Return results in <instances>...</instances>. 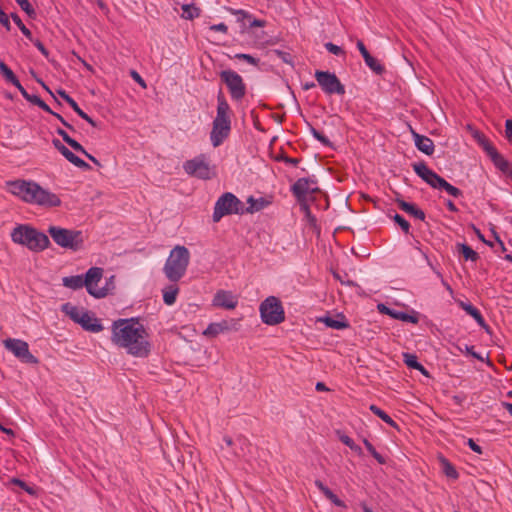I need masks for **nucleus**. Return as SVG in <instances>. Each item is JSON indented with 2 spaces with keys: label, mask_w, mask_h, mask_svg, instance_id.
<instances>
[{
  "label": "nucleus",
  "mask_w": 512,
  "mask_h": 512,
  "mask_svg": "<svg viewBox=\"0 0 512 512\" xmlns=\"http://www.w3.org/2000/svg\"><path fill=\"white\" fill-rule=\"evenodd\" d=\"M111 341L119 348L138 358H146L151 352L149 335L137 318L118 319L113 322Z\"/></svg>",
  "instance_id": "obj_1"
},
{
  "label": "nucleus",
  "mask_w": 512,
  "mask_h": 512,
  "mask_svg": "<svg viewBox=\"0 0 512 512\" xmlns=\"http://www.w3.org/2000/svg\"><path fill=\"white\" fill-rule=\"evenodd\" d=\"M7 190L22 201L42 207H58L61 199L34 181L15 180L6 183Z\"/></svg>",
  "instance_id": "obj_2"
},
{
  "label": "nucleus",
  "mask_w": 512,
  "mask_h": 512,
  "mask_svg": "<svg viewBox=\"0 0 512 512\" xmlns=\"http://www.w3.org/2000/svg\"><path fill=\"white\" fill-rule=\"evenodd\" d=\"M231 114V108L220 91L217 95L216 117L210 132V140L214 148L219 147L228 138L231 132Z\"/></svg>",
  "instance_id": "obj_3"
},
{
  "label": "nucleus",
  "mask_w": 512,
  "mask_h": 512,
  "mask_svg": "<svg viewBox=\"0 0 512 512\" xmlns=\"http://www.w3.org/2000/svg\"><path fill=\"white\" fill-rule=\"evenodd\" d=\"M14 243L27 247L33 252H41L50 245L48 236L27 224L17 225L11 232Z\"/></svg>",
  "instance_id": "obj_4"
},
{
  "label": "nucleus",
  "mask_w": 512,
  "mask_h": 512,
  "mask_svg": "<svg viewBox=\"0 0 512 512\" xmlns=\"http://www.w3.org/2000/svg\"><path fill=\"white\" fill-rule=\"evenodd\" d=\"M190 252L185 246L177 245L171 251L163 267V273L171 282L179 281L186 273Z\"/></svg>",
  "instance_id": "obj_5"
},
{
  "label": "nucleus",
  "mask_w": 512,
  "mask_h": 512,
  "mask_svg": "<svg viewBox=\"0 0 512 512\" xmlns=\"http://www.w3.org/2000/svg\"><path fill=\"white\" fill-rule=\"evenodd\" d=\"M414 172L423 181L434 189L444 190L450 196L458 198L462 195V191L448 183L443 177L430 169L425 162H417L412 165Z\"/></svg>",
  "instance_id": "obj_6"
},
{
  "label": "nucleus",
  "mask_w": 512,
  "mask_h": 512,
  "mask_svg": "<svg viewBox=\"0 0 512 512\" xmlns=\"http://www.w3.org/2000/svg\"><path fill=\"white\" fill-rule=\"evenodd\" d=\"M243 215L244 203L233 193H223L215 202L212 220L219 222L224 216L227 215Z\"/></svg>",
  "instance_id": "obj_7"
},
{
  "label": "nucleus",
  "mask_w": 512,
  "mask_h": 512,
  "mask_svg": "<svg viewBox=\"0 0 512 512\" xmlns=\"http://www.w3.org/2000/svg\"><path fill=\"white\" fill-rule=\"evenodd\" d=\"M47 232L51 236L52 240L61 248L77 251L83 245V236L81 231L62 228L59 226H49Z\"/></svg>",
  "instance_id": "obj_8"
},
{
  "label": "nucleus",
  "mask_w": 512,
  "mask_h": 512,
  "mask_svg": "<svg viewBox=\"0 0 512 512\" xmlns=\"http://www.w3.org/2000/svg\"><path fill=\"white\" fill-rule=\"evenodd\" d=\"M62 311L86 331L98 333L103 330L100 321L90 311L79 309L70 303L63 304Z\"/></svg>",
  "instance_id": "obj_9"
},
{
  "label": "nucleus",
  "mask_w": 512,
  "mask_h": 512,
  "mask_svg": "<svg viewBox=\"0 0 512 512\" xmlns=\"http://www.w3.org/2000/svg\"><path fill=\"white\" fill-rule=\"evenodd\" d=\"M261 320L264 324L274 326L285 320V311L281 301L275 296H269L259 306Z\"/></svg>",
  "instance_id": "obj_10"
},
{
  "label": "nucleus",
  "mask_w": 512,
  "mask_h": 512,
  "mask_svg": "<svg viewBox=\"0 0 512 512\" xmlns=\"http://www.w3.org/2000/svg\"><path fill=\"white\" fill-rule=\"evenodd\" d=\"M318 191V181L315 176L299 178L291 186L293 196L297 199L301 207L307 211V214H310L306 204L308 195H312Z\"/></svg>",
  "instance_id": "obj_11"
},
{
  "label": "nucleus",
  "mask_w": 512,
  "mask_h": 512,
  "mask_svg": "<svg viewBox=\"0 0 512 512\" xmlns=\"http://www.w3.org/2000/svg\"><path fill=\"white\" fill-rule=\"evenodd\" d=\"M221 80L226 84L231 98L234 101H240L246 94V86L243 78L233 70H224L220 73Z\"/></svg>",
  "instance_id": "obj_12"
},
{
  "label": "nucleus",
  "mask_w": 512,
  "mask_h": 512,
  "mask_svg": "<svg viewBox=\"0 0 512 512\" xmlns=\"http://www.w3.org/2000/svg\"><path fill=\"white\" fill-rule=\"evenodd\" d=\"M315 79L324 93L328 95L345 94V86L340 82L335 73L329 71L317 70L315 72Z\"/></svg>",
  "instance_id": "obj_13"
},
{
  "label": "nucleus",
  "mask_w": 512,
  "mask_h": 512,
  "mask_svg": "<svg viewBox=\"0 0 512 512\" xmlns=\"http://www.w3.org/2000/svg\"><path fill=\"white\" fill-rule=\"evenodd\" d=\"M4 347L21 362L26 364H37L38 359L30 352L26 341L15 338H8L3 341Z\"/></svg>",
  "instance_id": "obj_14"
},
{
  "label": "nucleus",
  "mask_w": 512,
  "mask_h": 512,
  "mask_svg": "<svg viewBox=\"0 0 512 512\" xmlns=\"http://www.w3.org/2000/svg\"><path fill=\"white\" fill-rule=\"evenodd\" d=\"M183 169L188 175L199 179L207 180L211 178L209 162L204 154H200L193 159L185 161Z\"/></svg>",
  "instance_id": "obj_15"
},
{
  "label": "nucleus",
  "mask_w": 512,
  "mask_h": 512,
  "mask_svg": "<svg viewBox=\"0 0 512 512\" xmlns=\"http://www.w3.org/2000/svg\"><path fill=\"white\" fill-rule=\"evenodd\" d=\"M84 277V284L87 292L95 298H103L108 294V289L98 287V283L102 280L103 269L100 267H91L87 270Z\"/></svg>",
  "instance_id": "obj_16"
},
{
  "label": "nucleus",
  "mask_w": 512,
  "mask_h": 512,
  "mask_svg": "<svg viewBox=\"0 0 512 512\" xmlns=\"http://www.w3.org/2000/svg\"><path fill=\"white\" fill-rule=\"evenodd\" d=\"M213 305L224 309H234L238 304L237 297L230 291L219 290L213 297Z\"/></svg>",
  "instance_id": "obj_17"
},
{
  "label": "nucleus",
  "mask_w": 512,
  "mask_h": 512,
  "mask_svg": "<svg viewBox=\"0 0 512 512\" xmlns=\"http://www.w3.org/2000/svg\"><path fill=\"white\" fill-rule=\"evenodd\" d=\"M223 441L224 443L226 444L227 447H233V446H238L239 449H236L234 448L233 451H232V454L235 456V457H245L246 456V450H249L251 444L249 443V441L244 438V437H238L235 441L229 437V436H224L223 437Z\"/></svg>",
  "instance_id": "obj_18"
},
{
  "label": "nucleus",
  "mask_w": 512,
  "mask_h": 512,
  "mask_svg": "<svg viewBox=\"0 0 512 512\" xmlns=\"http://www.w3.org/2000/svg\"><path fill=\"white\" fill-rule=\"evenodd\" d=\"M486 154L493 162L494 166L503 174L507 175L512 169V164L506 160L495 147H492V150H489Z\"/></svg>",
  "instance_id": "obj_19"
},
{
  "label": "nucleus",
  "mask_w": 512,
  "mask_h": 512,
  "mask_svg": "<svg viewBox=\"0 0 512 512\" xmlns=\"http://www.w3.org/2000/svg\"><path fill=\"white\" fill-rule=\"evenodd\" d=\"M247 204L248 206L244 205V214H254L267 208L271 204V200L266 197L255 198L249 196L247 198Z\"/></svg>",
  "instance_id": "obj_20"
},
{
  "label": "nucleus",
  "mask_w": 512,
  "mask_h": 512,
  "mask_svg": "<svg viewBox=\"0 0 512 512\" xmlns=\"http://www.w3.org/2000/svg\"><path fill=\"white\" fill-rule=\"evenodd\" d=\"M231 330L230 322L222 320L220 322L210 323L207 328L203 331V335L209 338H214L220 334Z\"/></svg>",
  "instance_id": "obj_21"
},
{
  "label": "nucleus",
  "mask_w": 512,
  "mask_h": 512,
  "mask_svg": "<svg viewBox=\"0 0 512 512\" xmlns=\"http://www.w3.org/2000/svg\"><path fill=\"white\" fill-rule=\"evenodd\" d=\"M413 138L415 146L419 151L423 152L426 155L433 154L434 143L429 137L413 132Z\"/></svg>",
  "instance_id": "obj_22"
},
{
  "label": "nucleus",
  "mask_w": 512,
  "mask_h": 512,
  "mask_svg": "<svg viewBox=\"0 0 512 512\" xmlns=\"http://www.w3.org/2000/svg\"><path fill=\"white\" fill-rule=\"evenodd\" d=\"M59 95L71 106V108L85 121H87L91 126L96 127V122L87 114L85 113L77 104V102L70 97L65 91L61 90L59 91Z\"/></svg>",
  "instance_id": "obj_23"
},
{
  "label": "nucleus",
  "mask_w": 512,
  "mask_h": 512,
  "mask_svg": "<svg viewBox=\"0 0 512 512\" xmlns=\"http://www.w3.org/2000/svg\"><path fill=\"white\" fill-rule=\"evenodd\" d=\"M459 306L468 314L470 315L476 323L482 327L487 328L486 321L484 317L482 316L481 312L472 304L467 302H460Z\"/></svg>",
  "instance_id": "obj_24"
},
{
  "label": "nucleus",
  "mask_w": 512,
  "mask_h": 512,
  "mask_svg": "<svg viewBox=\"0 0 512 512\" xmlns=\"http://www.w3.org/2000/svg\"><path fill=\"white\" fill-rule=\"evenodd\" d=\"M398 205L401 210H403L407 214L413 216L414 218L419 219V220L425 219L424 211L419 209L415 204L406 202L404 200H399Z\"/></svg>",
  "instance_id": "obj_25"
},
{
  "label": "nucleus",
  "mask_w": 512,
  "mask_h": 512,
  "mask_svg": "<svg viewBox=\"0 0 512 512\" xmlns=\"http://www.w3.org/2000/svg\"><path fill=\"white\" fill-rule=\"evenodd\" d=\"M468 129L471 132V136L477 142V144L487 153L489 150H492L494 145L486 138V136L477 129H474L472 126H468Z\"/></svg>",
  "instance_id": "obj_26"
},
{
  "label": "nucleus",
  "mask_w": 512,
  "mask_h": 512,
  "mask_svg": "<svg viewBox=\"0 0 512 512\" xmlns=\"http://www.w3.org/2000/svg\"><path fill=\"white\" fill-rule=\"evenodd\" d=\"M173 282V284L167 285L162 289L163 301L166 305L171 306L176 302L177 295L179 293V287Z\"/></svg>",
  "instance_id": "obj_27"
},
{
  "label": "nucleus",
  "mask_w": 512,
  "mask_h": 512,
  "mask_svg": "<svg viewBox=\"0 0 512 512\" xmlns=\"http://www.w3.org/2000/svg\"><path fill=\"white\" fill-rule=\"evenodd\" d=\"M62 284L72 290H77L85 287L83 275L67 276L62 279Z\"/></svg>",
  "instance_id": "obj_28"
},
{
  "label": "nucleus",
  "mask_w": 512,
  "mask_h": 512,
  "mask_svg": "<svg viewBox=\"0 0 512 512\" xmlns=\"http://www.w3.org/2000/svg\"><path fill=\"white\" fill-rule=\"evenodd\" d=\"M404 363L412 369L420 371L422 374L427 375L428 372L425 367L418 362L417 356L411 353L403 354Z\"/></svg>",
  "instance_id": "obj_29"
},
{
  "label": "nucleus",
  "mask_w": 512,
  "mask_h": 512,
  "mask_svg": "<svg viewBox=\"0 0 512 512\" xmlns=\"http://www.w3.org/2000/svg\"><path fill=\"white\" fill-rule=\"evenodd\" d=\"M56 132L59 136L62 137L63 141L67 143L76 152H84V147L75 139L71 138L65 130L58 128Z\"/></svg>",
  "instance_id": "obj_30"
},
{
  "label": "nucleus",
  "mask_w": 512,
  "mask_h": 512,
  "mask_svg": "<svg viewBox=\"0 0 512 512\" xmlns=\"http://www.w3.org/2000/svg\"><path fill=\"white\" fill-rule=\"evenodd\" d=\"M182 17L187 20H193L200 16V9L193 3L182 5Z\"/></svg>",
  "instance_id": "obj_31"
},
{
  "label": "nucleus",
  "mask_w": 512,
  "mask_h": 512,
  "mask_svg": "<svg viewBox=\"0 0 512 512\" xmlns=\"http://www.w3.org/2000/svg\"><path fill=\"white\" fill-rule=\"evenodd\" d=\"M390 317L396 320H401L403 322L418 323V317L416 315H411L403 311L393 309L392 313H390Z\"/></svg>",
  "instance_id": "obj_32"
},
{
  "label": "nucleus",
  "mask_w": 512,
  "mask_h": 512,
  "mask_svg": "<svg viewBox=\"0 0 512 512\" xmlns=\"http://www.w3.org/2000/svg\"><path fill=\"white\" fill-rule=\"evenodd\" d=\"M369 409L372 413H374L376 416H378L386 424H388L392 427H397L396 422L384 410H382L378 406L372 404V405H370Z\"/></svg>",
  "instance_id": "obj_33"
},
{
  "label": "nucleus",
  "mask_w": 512,
  "mask_h": 512,
  "mask_svg": "<svg viewBox=\"0 0 512 512\" xmlns=\"http://www.w3.org/2000/svg\"><path fill=\"white\" fill-rule=\"evenodd\" d=\"M70 163H72L73 165H75L76 167L78 168H82V169H88L90 166L84 161L82 160L81 158H79L78 156H76L72 151H70L68 148L66 149V151L64 152V154H62Z\"/></svg>",
  "instance_id": "obj_34"
},
{
  "label": "nucleus",
  "mask_w": 512,
  "mask_h": 512,
  "mask_svg": "<svg viewBox=\"0 0 512 512\" xmlns=\"http://www.w3.org/2000/svg\"><path fill=\"white\" fill-rule=\"evenodd\" d=\"M365 64L376 74L381 75L385 68L371 54L364 58Z\"/></svg>",
  "instance_id": "obj_35"
},
{
  "label": "nucleus",
  "mask_w": 512,
  "mask_h": 512,
  "mask_svg": "<svg viewBox=\"0 0 512 512\" xmlns=\"http://www.w3.org/2000/svg\"><path fill=\"white\" fill-rule=\"evenodd\" d=\"M458 247L465 260L476 261L479 258L478 253L467 244H458Z\"/></svg>",
  "instance_id": "obj_36"
},
{
  "label": "nucleus",
  "mask_w": 512,
  "mask_h": 512,
  "mask_svg": "<svg viewBox=\"0 0 512 512\" xmlns=\"http://www.w3.org/2000/svg\"><path fill=\"white\" fill-rule=\"evenodd\" d=\"M0 72L2 73L5 80L12 85L18 80V78L13 73V71L1 60H0Z\"/></svg>",
  "instance_id": "obj_37"
},
{
  "label": "nucleus",
  "mask_w": 512,
  "mask_h": 512,
  "mask_svg": "<svg viewBox=\"0 0 512 512\" xmlns=\"http://www.w3.org/2000/svg\"><path fill=\"white\" fill-rule=\"evenodd\" d=\"M309 131H310L311 135L317 141H319L322 145H324L326 147H332V142L329 140V138L327 136H325L323 133H321L320 131H318L316 128L309 125Z\"/></svg>",
  "instance_id": "obj_38"
},
{
  "label": "nucleus",
  "mask_w": 512,
  "mask_h": 512,
  "mask_svg": "<svg viewBox=\"0 0 512 512\" xmlns=\"http://www.w3.org/2000/svg\"><path fill=\"white\" fill-rule=\"evenodd\" d=\"M323 322L326 324L327 327L337 330L345 329L349 326V324L346 321L337 320L332 317L324 318Z\"/></svg>",
  "instance_id": "obj_39"
},
{
  "label": "nucleus",
  "mask_w": 512,
  "mask_h": 512,
  "mask_svg": "<svg viewBox=\"0 0 512 512\" xmlns=\"http://www.w3.org/2000/svg\"><path fill=\"white\" fill-rule=\"evenodd\" d=\"M11 18L14 21V23L19 27V29L21 30L23 35L30 41H33V36H32L31 31L24 25L21 18L16 13H12Z\"/></svg>",
  "instance_id": "obj_40"
},
{
  "label": "nucleus",
  "mask_w": 512,
  "mask_h": 512,
  "mask_svg": "<svg viewBox=\"0 0 512 512\" xmlns=\"http://www.w3.org/2000/svg\"><path fill=\"white\" fill-rule=\"evenodd\" d=\"M456 349L460 352V353H465L467 355H470L478 360H483V357L482 355H480L479 353L475 352L474 351V347L473 346H470V345H467V344H464V345H461V344H457L456 346Z\"/></svg>",
  "instance_id": "obj_41"
},
{
  "label": "nucleus",
  "mask_w": 512,
  "mask_h": 512,
  "mask_svg": "<svg viewBox=\"0 0 512 512\" xmlns=\"http://www.w3.org/2000/svg\"><path fill=\"white\" fill-rule=\"evenodd\" d=\"M393 220L400 226V228L402 229V231L406 234L409 233L410 231V224L409 222L404 219V217H402L400 214H397L395 213L393 216H392Z\"/></svg>",
  "instance_id": "obj_42"
},
{
  "label": "nucleus",
  "mask_w": 512,
  "mask_h": 512,
  "mask_svg": "<svg viewBox=\"0 0 512 512\" xmlns=\"http://www.w3.org/2000/svg\"><path fill=\"white\" fill-rule=\"evenodd\" d=\"M420 252L423 255L424 259L427 261V264L435 271L436 275L441 279V282H442L443 286L446 288V290H448L450 293H452L453 290H452L451 286L443 279L442 274L439 271L435 270L430 259L427 256V254L425 252H423L422 250H420Z\"/></svg>",
  "instance_id": "obj_43"
},
{
  "label": "nucleus",
  "mask_w": 512,
  "mask_h": 512,
  "mask_svg": "<svg viewBox=\"0 0 512 512\" xmlns=\"http://www.w3.org/2000/svg\"><path fill=\"white\" fill-rule=\"evenodd\" d=\"M234 58L239 59V60H244L248 64L253 65V66H257L260 61L258 58H255L254 56H252L250 54H245V53H237V54H235Z\"/></svg>",
  "instance_id": "obj_44"
},
{
  "label": "nucleus",
  "mask_w": 512,
  "mask_h": 512,
  "mask_svg": "<svg viewBox=\"0 0 512 512\" xmlns=\"http://www.w3.org/2000/svg\"><path fill=\"white\" fill-rule=\"evenodd\" d=\"M324 46H325L326 50L333 55L343 56L345 54L344 50L340 46H338L332 42H327V43H325Z\"/></svg>",
  "instance_id": "obj_45"
},
{
  "label": "nucleus",
  "mask_w": 512,
  "mask_h": 512,
  "mask_svg": "<svg viewBox=\"0 0 512 512\" xmlns=\"http://www.w3.org/2000/svg\"><path fill=\"white\" fill-rule=\"evenodd\" d=\"M30 103L37 105L39 108H41L47 113H53L51 108L38 95H33Z\"/></svg>",
  "instance_id": "obj_46"
},
{
  "label": "nucleus",
  "mask_w": 512,
  "mask_h": 512,
  "mask_svg": "<svg viewBox=\"0 0 512 512\" xmlns=\"http://www.w3.org/2000/svg\"><path fill=\"white\" fill-rule=\"evenodd\" d=\"M20 8L29 16L35 14V10L28 0H15Z\"/></svg>",
  "instance_id": "obj_47"
},
{
  "label": "nucleus",
  "mask_w": 512,
  "mask_h": 512,
  "mask_svg": "<svg viewBox=\"0 0 512 512\" xmlns=\"http://www.w3.org/2000/svg\"><path fill=\"white\" fill-rule=\"evenodd\" d=\"M444 472H445L447 477H450V478H453V479H457L458 476H459V474L456 471V469L454 468V466H452L450 463H446L445 468H444Z\"/></svg>",
  "instance_id": "obj_48"
},
{
  "label": "nucleus",
  "mask_w": 512,
  "mask_h": 512,
  "mask_svg": "<svg viewBox=\"0 0 512 512\" xmlns=\"http://www.w3.org/2000/svg\"><path fill=\"white\" fill-rule=\"evenodd\" d=\"M505 137L512 145V119H507L505 121Z\"/></svg>",
  "instance_id": "obj_49"
},
{
  "label": "nucleus",
  "mask_w": 512,
  "mask_h": 512,
  "mask_svg": "<svg viewBox=\"0 0 512 512\" xmlns=\"http://www.w3.org/2000/svg\"><path fill=\"white\" fill-rule=\"evenodd\" d=\"M229 11L233 15L238 16V19H237L238 21H242L243 19L250 17L249 13L242 9L229 8Z\"/></svg>",
  "instance_id": "obj_50"
},
{
  "label": "nucleus",
  "mask_w": 512,
  "mask_h": 512,
  "mask_svg": "<svg viewBox=\"0 0 512 512\" xmlns=\"http://www.w3.org/2000/svg\"><path fill=\"white\" fill-rule=\"evenodd\" d=\"M337 435L339 440L348 447H351L355 443L352 438L340 431H337Z\"/></svg>",
  "instance_id": "obj_51"
},
{
  "label": "nucleus",
  "mask_w": 512,
  "mask_h": 512,
  "mask_svg": "<svg viewBox=\"0 0 512 512\" xmlns=\"http://www.w3.org/2000/svg\"><path fill=\"white\" fill-rule=\"evenodd\" d=\"M209 29L211 31L222 32L224 34L228 32V27L225 23L212 24L209 26Z\"/></svg>",
  "instance_id": "obj_52"
},
{
  "label": "nucleus",
  "mask_w": 512,
  "mask_h": 512,
  "mask_svg": "<svg viewBox=\"0 0 512 512\" xmlns=\"http://www.w3.org/2000/svg\"><path fill=\"white\" fill-rule=\"evenodd\" d=\"M315 486L327 497L328 494H331V490L323 484L320 480H315Z\"/></svg>",
  "instance_id": "obj_53"
},
{
  "label": "nucleus",
  "mask_w": 512,
  "mask_h": 512,
  "mask_svg": "<svg viewBox=\"0 0 512 512\" xmlns=\"http://www.w3.org/2000/svg\"><path fill=\"white\" fill-rule=\"evenodd\" d=\"M326 498L329 499L336 506L344 507V502L340 500L332 491L331 494H328Z\"/></svg>",
  "instance_id": "obj_54"
},
{
  "label": "nucleus",
  "mask_w": 512,
  "mask_h": 512,
  "mask_svg": "<svg viewBox=\"0 0 512 512\" xmlns=\"http://www.w3.org/2000/svg\"><path fill=\"white\" fill-rule=\"evenodd\" d=\"M469 448L475 453L482 454V447L478 445L473 439H468Z\"/></svg>",
  "instance_id": "obj_55"
},
{
  "label": "nucleus",
  "mask_w": 512,
  "mask_h": 512,
  "mask_svg": "<svg viewBox=\"0 0 512 512\" xmlns=\"http://www.w3.org/2000/svg\"><path fill=\"white\" fill-rule=\"evenodd\" d=\"M356 46L359 50V52L361 53L363 59L366 58L368 55H370V53L368 52V50L366 49L363 41L361 40H358L357 43H356Z\"/></svg>",
  "instance_id": "obj_56"
},
{
  "label": "nucleus",
  "mask_w": 512,
  "mask_h": 512,
  "mask_svg": "<svg viewBox=\"0 0 512 512\" xmlns=\"http://www.w3.org/2000/svg\"><path fill=\"white\" fill-rule=\"evenodd\" d=\"M34 43V45L36 46V48L41 52L42 55L44 56H48V50L45 48V46L43 45V43L40 41V40H34L32 41Z\"/></svg>",
  "instance_id": "obj_57"
},
{
  "label": "nucleus",
  "mask_w": 512,
  "mask_h": 512,
  "mask_svg": "<svg viewBox=\"0 0 512 512\" xmlns=\"http://www.w3.org/2000/svg\"><path fill=\"white\" fill-rule=\"evenodd\" d=\"M131 76L132 78L140 85L142 86L143 88L146 87V82L144 81V79L139 75L138 72L136 71H131Z\"/></svg>",
  "instance_id": "obj_58"
},
{
  "label": "nucleus",
  "mask_w": 512,
  "mask_h": 512,
  "mask_svg": "<svg viewBox=\"0 0 512 512\" xmlns=\"http://www.w3.org/2000/svg\"><path fill=\"white\" fill-rule=\"evenodd\" d=\"M52 143H53L54 147H55V148H56V149H57L61 154H64V152L66 151L67 147H66L64 144H62V143L60 142V140H58V139H54V140L52 141Z\"/></svg>",
  "instance_id": "obj_59"
},
{
  "label": "nucleus",
  "mask_w": 512,
  "mask_h": 512,
  "mask_svg": "<svg viewBox=\"0 0 512 512\" xmlns=\"http://www.w3.org/2000/svg\"><path fill=\"white\" fill-rule=\"evenodd\" d=\"M276 54L286 63H291V56L289 53L276 50Z\"/></svg>",
  "instance_id": "obj_60"
},
{
  "label": "nucleus",
  "mask_w": 512,
  "mask_h": 512,
  "mask_svg": "<svg viewBox=\"0 0 512 512\" xmlns=\"http://www.w3.org/2000/svg\"><path fill=\"white\" fill-rule=\"evenodd\" d=\"M377 308H378L379 312H381L385 315H388V316H390V313H392V311H393L392 308H389L384 304H378Z\"/></svg>",
  "instance_id": "obj_61"
},
{
  "label": "nucleus",
  "mask_w": 512,
  "mask_h": 512,
  "mask_svg": "<svg viewBox=\"0 0 512 512\" xmlns=\"http://www.w3.org/2000/svg\"><path fill=\"white\" fill-rule=\"evenodd\" d=\"M371 455L375 458V460L379 464H384L385 463V458L380 453H378L377 451H373V453Z\"/></svg>",
  "instance_id": "obj_62"
},
{
  "label": "nucleus",
  "mask_w": 512,
  "mask_h": 512,
  "mask_svg": "<svg viewBox=\"0 0 512 512\" xmlns=\"http://www.w3.org/2000/svg\"><path fill=\"white\" fill-rule=\"evenodd\" d=\"M250 26H251V27H264V26H265V21L260 20V19H254V20L250 23Z\"/></svg>",
  "instance_id": "obj_63"
},
{
  "label": "nucleus",
  "mask_w": 512,
  "mask_h": 512,
  "mask_svg": "<svg viewBox=\"0 0 512 512\" xmlns=\"http://www.w3.org/2000/svg\"><path fill=\"white\" fill-rule=\"evenodd\" d=\"M11 483L19 486L20 488L26 487V483L19 478H12Z\"/></svg>",
  "instance_id": "obj_64"
}]
</instances>
